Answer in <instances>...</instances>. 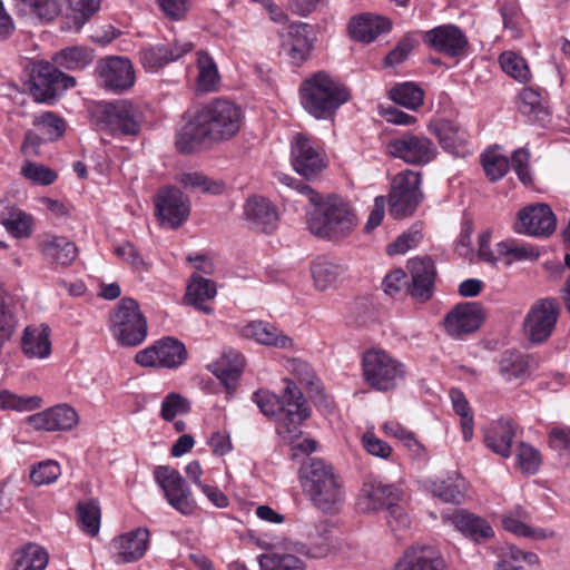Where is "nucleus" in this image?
<instances>
[{"label":"nucleus","instance_id":"nucleus-1","mask_svg":"<svg viewBox=\"0 0 570 570\" xmlns=\"http://www.w3.org/2000/svg\"><path fill=\"white\" fill-rule=\"evenodd\" d=\"M277 179L283 185L307 196L314 205L307 218L308 228L313 235L322 239L338 242L354 232L357 226V216L348 202L338 196L323 198L306 183L287 174H277Z\"/></svg>","mask_w":570,"mask_h":570},{"label":"nucleus","instance_id":"nucleus-2","mask_svg":"<svg viewBox=\"0 0 570 570\" xmlns=\"http://www.w3.org/2000/svg\"><path fill=\"white\" fill-rule=\"evenodd\" d=\"M282 395L268 390L256 391L252 400L259 411L276 423L277 434L287 443L301 438V425L311 416V409L301 389L289 379H284Z\"/></svg>","mask_w":570,"mask_h":570},{"label":"nucleus","instance_id":"nucleus-3","mask_svg":"<svg viewBox=\"0 0 570 570\" xmlns=\"http://www.w3.org/2000/svg\"><path fill=\"white\" fill-rule=\"evenodd\" d=\"M298 481L313 507L323 513L334 514L343 505V479L324 459L307 456L299 466Z\"/></svg>","mask_w":570,"mask_h":570},{"label":"nucleus","instance_id":"nucleus-4","mask_svg":"<svg viewBox=\"0 0 570 570\" xmlns=\"http://www.w3.org/2000/svg\"><path fill=\"white\" fill-rule=\"evenodd\" d=\"M303 108L316 119H330L352 99L350 88L337 77L321 70L305 78L299 86Z\"/></svg>","mask_w":570,"mask_h":570},{"label":"nucleus","instance_id":"nucleus-5","mask_svg":"<svg viewBox=\"0 0 570 570\" xmlns=\"http://www.w3.org/2000/svg\"><path fill=\"white\" fill-rule=\"evenodd\" d=\"M403 492L393 484H385L374 476H367L361 489L358 505L364 511L386 510V521L393 532L407 529L411 519L400 504Z\"/></svg>","mask_w":570,"mask_h":570},{"label":"nucleus","instance_id":"nucleus-6","mask_svg":"<svg viewBox=\"0 0 570 570\" xmlns=\"http://www.w3.org/2000/svg\"><path fill=\"white\" fill-rule=\"evenodd\" d=\"M94 118L101 130L114 137L137 136L144 122L141 109L126 99L98 104Z\"/></svg>","mask_w":570,"mask_h":570},{"label":"nucleus","instance_id":"nucleus-7","mask_svg":"<svg viewBox=\"0 0 570 570\" xmlns=\"http://www.w3.org/2000/svg\"><path fill=\"white\" fill-rule=\"evenodd\" d=\"M109 331L121 346L135 347L147 337V320L138 302L122 297L109 314Z\"/></svg>","mask_w":570,"mask_h":570},{"label":"nucleus","instance_id":"nucleus-8","mask_svg":"<svg viewBox=\"0 0 570 570\" xmlns=\"http://www.w3.org/2000/svg\"><path fill=\"white\" fill-rule=\"evenodd\" d=\"M362 372L364 382L380 392L394 390L406 375L405 365L381 348L363 353Z\"/></svg>","mask_w":570,"mask_h":570},{"label":"nucleus","instance_id":"nucleus-9","mask_svg":"<svg viewBox=\"0 0 570 570\" xmlns=\"http://www.w3.org/2000/svg\"><path fill=\"white\" fill-rule=\"evenodd\" d=\"M197 111L214 142L230 139L239 131L243 124L240 107L227 99H213Z\"/></svg>","mask_w":570,"mask_h":570},{"label":"nucleus","instance_id":"nucleus-10","mask_svg":"<svg viewBox=\"0 0 570 570\" xmlns=\"http://www.w3.org/2000/svg\"><path fill=\"white\" fill-rule=\"evenodd\" d=\"M421 180V173L411 169L402 170L393 177L386 200L393 218L401 219L415 213L423 200Z\"/></svg>","mask_w":570,"mask_h":570},{"label":"nucleus","instance_id":"nucleus-11","mask_svg":"<svg viewBox=\"0 0 570 570\" xmlns=\"http://www.w3.org/2000/svg\"><path fill=\"white\" fill-rule=\"evenodd\" d=\"M153 475L173 509L185 517L196 512L197 502L193 491L178 470L169 465H158L154 469Z\"/></svg>","mask_w":570,"mask_h":570},{"label":"nucleus","instance_id":"nucleus-12","mask_svg":"<svg viewBox=\"0 0 570 570\" xmlns=\"http://www.w3.org/2000/svg\"><path fill=\"white\" fill-rule=\"evenodd\" d=\"M386 153L411 166H425L436 159L439 151L432 139L423 134L405 131L392 137Z\"/></svg>","mask_w":570,"mask_h":570},{"label":"nucleus","instance_id":"nucleus-13","mask_svg":"<svg viewBox=\"0 0 570 570\" xmlns=\"http://www.w3.org/2000/svg\"><path fill=\"white\" fill-rule=\"evenodd\" d=\"M560 316V307L556 298L537 299L528 311L523 321L525 337L532 344H543L553 334Z\"/></svg>","mask_w":570,"mask_h":570},{"label":"nucleus","instance_id":"nucleus-14","mask_svg":"<svg viewBox=\"0 0 570 570\" xmlns=\"http://www.w3.org/2000/svg\"><path fill=\"white\" fill-rule=\"evenodd\" d=\"M425 47L448 58H463L470 53V42L464 31L454 23L436 26L422 33Z\"/></svg>","mask_w":570,"mask_h":570},{"label":"nucleus","instance_id":"nucleus-15","mask_svg":"<svg viewBox=\"0 0 570 570\" xmlns=\"http://www.w3.org/2000/svg\"><path fill=\"white\" fill-rule=\"evenodd\" d=\"M187 356L188 352L183 342L173 336H165L139 351L135 361L145 367L177 368L186 362Z\"/></svg>","mask_w":570,"mask_h":570},{"label":"nucleus","instance_id":"nucleus-16","mask_svg":"<svg viewBox=\"0 0 570 570\" xmlns=\"http://www.w3.org/2000/svg\"><path fill=\"white\" fill-rule=\"evenodd\" d=\"M76 79L60 71L49 62H38L30 76V92L36 101L48 102L58 91L72 88Z\"/></svg>","mask_w":570,"mask_h":570},{"label":"nucleus","instance_id":"nucleus-17","mask_svg":"<svg viewBox=\"0 0 570 570\" xmlns=\"http://www.w3.org/2000/svg\"><path fill=\"white\" fill-rule=\"evenodd\" d=\"M315 42L316 35L311 24L293 22L283 35L281 51L292 66L301 67L312 57Z\"/></svg>","mask_w":570,"mask_h":570},{"label":"nucleus","instance_id":"nucleus-18","mask_svg":"<svg viewBox=\"0 0 570 570\" xmlns=\"http://www.w3.org/2000/svg\"><path fill=\"white\" fill-rule=\"evenodd\" d=\"M293 168L306 179L316 177L325 167L324 155L316 142L304 134H296L291 141Z\"/></svg>","mask_w":570,"mask_h":570},{"label":"nucleus","instance_id":"nucleus-19","mask_svg":"<svg viewBox=\"0 0 570 570\" xmlns=\"http://www.w3.org/2000/svg\"><path fill=\"white\" fill-rule=\"evenodd\" d=\"M485 314L481 303L465 302L454 306L444 317V328L453 338H461L480 328Z\"/></svg>","mask_w":570,"mask_h":570},{"label":"nucleus","instance_id":"nucleus-20","mask_svg":"<svg viewBox=\"0 0 570 570\" xmlns=\"http://www.w3.org/2000/svg\"><path fill=\"white\" fill-rule=\"evenodd\" d=\"M188 199L175 187L159 189L155 198V214L161 225L178 228L189 216Z\"/></svg>","mask_w":570,"mask_h":570},{"label":"nucleus","instance_id":"nucleus-21","mask_svg":"<svg viewBox=\"0 0 570 570\" xmlns=\"http://www.w3.org/2000/svg\"><path fill=\"white\" fill-rule=\"evenodd\" d=\"M429 130L439 141L441 148L455 157L472 154L470 135L460 124L449 119H438L429 125Z\"/></svg>","mask_w":570,"mask_h":570},{"label":"nucleus","instance_id":"nucleus-22","mask_svg":"<svg viewBox=\"0 0 570 570\" xmlns=\"http://www.w3.org/2000/svg\"><path fill=\"white\" fill-rule=\"evenodd\" d=\"M97 73L102 86L114 92L122 94L135 83V70L129 59L108 57L97 66Z\"/></svg>","mask_w":570,"mask_h":570},{"label":"nucleus","instance_id":"nucleus-23","mask_svg":"<svg viewBox=\"0 0 570 570\" xmlns=\"http://www.w3.org/2000/svg\"><path fill=\"white\" fill-rule=\"evenodd\" d=\"M517 232L534 237H549L556 230L557 218L547 204L529 205L518 214Z\"/></svg>","mask_w":570,"mask_h":570},{"label":"nucleus","instance_id":"nucleus-24","mask_svg":"<svg viewBox=\"0 0 570 570\" xmlns=\"http://www.w3.org/2000/svg\"><path fill=\"white\" fill-rule=\"evenodd\" d=\"M407 268L411 274L407 295L426 302L432 297L433 286L436 277L434 261L431 257H414L407 261Z\"/></svg>","mask_w":570,"mask_h":570},{"label":"nucleus","instance_id":"nucleus-25","mask_svg":"<svg viewBox=\"0 0 570 570\" xmlns=\"http://www.w3.org/2000/svg\"><path fill=\"white\" fill-rule=\"evenodd\" d=\"M442 554L430 546L407 547L392 570H446Z\"/></svg>","mask_w":570,"mask_h":570},{"label":"nucleus","instance_id":"nucleus-26","mask_svg":"<svg viewBox=\"0 0 570 570\" xmlns=\"http://www.w3.org/2000/svg\"><path fill=\"white\" fill-rule=\"evenodd\" d=\"M78 421V413L68 404H58L28 417L33 429L47 432L70 431Z\"/></svg>","mask_w":570,"mask_h":570},{"label":"nucleus","instance_id":"nucleus-27","mask_svg":"<svg viewBox=\"0 0 570 570\" xmlns=\"http://www.w3.org/2000/svg\"><path fill=\"white\" fill-rule=\"evenodd\" d=\"M150 543V532L147 528H137L114 540L117 549L115 562L118 564L136 562L147 552Z\"/></svg>","mask_w":570,"mask_h":570},{"label":"nucleus","instance_id":"nucleus-28","mask_svg":"<svg viewBox=\"0 0 570 570\" xmlns=\"http://www.w3.org/2000/svg\"><path fill=\"white\" fill-rule=\"evenodd\" d=\"M39 250L53 268L68 267L78 256L76 244L65 236L45 234L39 242Z\"/></svg>","mask_w":570,"mask_h":570},{"label":"nucleus","instance_id":"nucleus-29","mask_svg":"<svg viewBox=\"0 0 570 570\" xmlns=\"http://www.w3.org/2000/svg\"><path fill=\"white\" fill-rule=\"evenodd\" d=\"M391 29L392 22L389 18L368 12L352 17L347 24L350 37L362 43H371Z\"/></svg>","mask_w":570,"mask_h":570},{"label":"nucleus","instance_id":"nucleus-30","mask_svg":"<svg viewBox=\"0 0 570 570\" xmlns=\"http://www.w3.org/2000/svg\"><path fill=\"white\" fill-rule=\"evenodd\" d=\"M244 215L252 229L271 234L277 227V209L263 196L249 197L244 205Z\"/></svg>","mask_w":570,"mask_h":570},{"label":"nucleus","instance_id":"nucleus-31","mask_svg":"<svg viewBox=\"0 0 570 570\" xmlns=\"http://www.w3.org/2000/svg\"><path fill=\"white\" fill-rule=\"evenodd\" d=\"M191 49L193 45L187 41L144 47L139 53L140 62L146 70L157 71L165 65L178 60Z\"/></svg>","mask_w":570,"mask_h":570},{"label":"nucleus","instance_id":"nucleus-32","mask_svg":"<svg viewBox=\"0 0 570 570\" xmlns=\"http://www.w3.org/2000/svg\"><path fill=\"white\" fill-rule=\"evenodd\" d=\"M213 142L205 122L199 119L198 111L183 126L175 136V146L180 154H193L206 144Z\"/></svg>","mask_w":570,"mask_h":570},{"label":"nucleus","instance_id":"nucleus-33","mask_svg":"<svg viewBox=\"0 0 570 570\" xmlns=\"http://www.w3.org/2000/svg\"><path fill=\"white\" fill-rule=\"evenodd\" d=\"M245 366L244 356L234 350L225 352L222 357L208 368L220 381L228 393H233L238 384Z\"/></svg>","mask_w":570,"mask_h":570},{"label":"nucleus","instance_id":"nucleus-34","mask_svg":"<svg viewBox=\"0 0 570 570\" xmlns=\"http://www.w3.org/2000/svg\"><path fill=\"white\" fill-rule=\"evenodd\" d=\"M448 519L458 531L475 542L488 540L494 534L487 520L466 510L458 509Z\"/></svg>","mask_w":570,"mask_h":570},{"label":"nucleus","instance_id":"nucleus-35","mask_svg":"<svg viewBox=\"0 0 570 570\" xmlns=\"http://www.w3.org/2000/svg\"><path fill=\"white\" fill-rule=\"evenodd\" d=\"M515 423L511 419H500L484 432L485 445L502 458L511 455V448L515 436Z\"/></svg>","mask_w":570,"mask_h":570},{"label":"nucleus","instance_id":"nucleus-36","mask_svg":"<svg viewBox=\"0 0 570 570\" xmlns=\"http://www.w3.org/2000/svg\"><path fill=\"white\" fill-rule=\"evenodd\" d=\"M0 224L17 239L29 238L35 230V217L16 205H6L0 212Z\"/></svg>","mask_w":570,"mask_h":570},{"label":"nucleus","instance_id":"nucleus-37","mask_svg":"<svg viewBox=\"0 0 570 570\" xmlns=\"http://www.w3.org/2000/svg\"><path fill=\"white\" fill-rule=\"evenodd\" d=\"M242 335L246 338H253L261 344L278 348H288L293 344L291 337L282 334L275 326L263 321H252L244 325Z\"/></svg>","mask_w":570,"mask_h":570},{"label":"nucleus","instance_id":"nucleus-38","mask_svg":"<svg viewBox=\"0 0 570 570\" xmlns=\"http://www.w3.org/2000/svg\"><path fill=\"white\" fill-rule=\"evenodd\" d=\"M527 517V512L521 507H517L502 515V527L517 537L532 540H543L554 535L552 530L528 525L525 523Z\"/></svg>","mask_w":570,"mask_h":570},{"label":"nucleus","instance_id":"nucleus-39","mask_svg":"<svg viewBox=\"0 0 570 570\" xmlns=\"http://www.w3.org/2000/svg\"><path fill=\"white\" fill-rule=\"evenodd\" d=\"M21 350L29 358H46L51 353L50 328L27 326L21 337Z\"/></svg>","mask_w":570,"mask_h":570},{"label":"nucleus","instance_id":"nucleus-40","mask_svg":"<svg viewBox=\"0 0 570 570\" xmlns=\"http://www.w3.org/2000/svg\"><path fill=\"white\" fill-rule=\"evenodd\" d=\"M216 293L217 289L215 282L203 277V275H199L198 273H194L187 285L185 301L196 309H199L205 314H210L213 308L204 303L214 298Z\"/></svg>","mask_w":570,"mask_h":570},{"label":"nucleus","instance_id":"nucleus-41","mask_svg":"<svg viewBox=\"0 0 570 570\" xmlns=\"http://www.w3.org/2000/svg\"><path fill=\"white\" fill-rule=\"evenodd\" d=\"M344 273L345 268L343 265L331 262L325 257H318L311 265L314 286L318 291H326L335 286Z\"/></svg>","mask_w":570,"mask_h":570},{"label":"nucleus","instance_id":"nucleus-42","mask_svg":"<svg viewBox=\"0 0 570 570\" xmlns=\"http://www.w3.org/2000/svg\"><path fill=\"white\" fill-rule=\"evenodd\" d=\"M332 550V532L326 524L315 527V532L308 534L306 543H299L296 552L307 558L320 559L326 557Z\"/></svg>","mask_w":570,"mask_h":570},{"label":"nucleus","instance_id":"nucleus-43","mask_svg":"<svg viewBox=\"0 0 570 570\" xmlns=\"http://www.w3.org/2000/svg\"><path fill=\"white\" fill-rule=\"evenodd\" d=\"M449 396L453 411L460 416L462 438L465 442H470L474 435V416L471 406L464 393L458 387H452Z\"/></svg>","mask_w":570,"mask_h":570},{"label":"nucleus","instance_id":"nucleus-44","mask_svg":"<svg viewBox=\"0 0 570 570\" xmlns=\"http://www.w3.org/2000/svg\"><path fill=\"white\" fill-rule=\"evenodd\" d=\"M13 570H43L48 563L47 552L29 543L12 554Z\"/></svg>","mask_w":570,"mask_h":570},{"label":"nucleus","instance_id":"nucleus-45","mask_svg":"<svg viewBox=\"0 0 570 570\" xmlns=\"http://www.w3.org/2000/svg\"><path fill=\"white\" fill-rule=\"evenodd\" d=\"M389 97L396 105L411 110L419 109L424 102L423 90L420 86L411 81L396 83L390 89Z\"/></svg>","mask_w":570,"mask_h":570},{"label":"nucleus","instance_id":"nucleus-46","mask_svg":"<svg viewBox=\"0 0 570 570\" xmlns=\"http://www.w3.org/2000/svg\"><path fill=\"white\" fill-rule=\"evenodd\" d=\"M77 522L82 532L95 537L100 529L101 510L97 499L80 501L77 504Z\"/></svg>","mask_w":570,"mask_h":570},{"label":"nucleus","instance_id":"nucleus-47","mask_svg":"<svg viewBox=\"0 0 570 570\" xmlns=\"http://www.w3.org/2000/svg\"><path fill=\"white\" fill-rule=\"evenodd\" d=\"M430 490L433 497L445 503L460 504L465 497V481L462 478L436 480L431 483Z\"/></svg>","mask_w":570,"mask_h":570},{"label":"nucleus","instance_id":"nucleus-48","mask_svg":"<svg viewBox=\"0 0 570 570\" xmlns=\"http://www.w3.org/2000/svg\"><path fill=\"white\" fill-rule=\"evenodd\" d=\"M500 374L507 381L520 379L528 372L529 363L527 356L519 351L508 350L500 358Z\"/></svg>","mask_w":570,"mask_h":570},{"label":"nucleus","instance_id":"nucleus-49","mask_svg":"<svg viewBox=\"0 0 570 570\" xmlns=\"http://www.w3.org/2000/svg\"><path fill=\"white\" fill-rule=\"evenodd\" d=\"M33 125L43 136L45 141H56L66 131V121L62 117L52 111H45L33 119Z\"/></svg>","mask_w":570,"mask_h":570},{"label":"nucleus","instance_id":"nucleus-50","mask_svg":"<svg viewBox=\"0 0 570 570\" xmlns=\"http://www.w3.org/2000/svg\"><path fill=\"white\" fill-rule=\"evenodd\" d=\"M69 13L67 19L71 20L76 31H79L90 18L100 9V0H67Z\"/></svg>","mask_w":570,"mask_h":570},{"label":"nucleus","instance_id":"nucleus-51","mask_svg":"<svg viewBox=\"0 0 570 570\" xmlns=\"http://www.w3.org/2000/svg\"><path fill=\"white\" fill-rule=\"evenodd\" d=\"M502 70L521 83H525L531 79V71L527 60L513 51H504L499 57Z\"/></svg>","mask_w":570,"mask_h":570},{"label":"nucleus","instance_id":"nucleus-52","mask_svg":"<svg viewBox=\"0 0 570 570\" xmlns=\"http://www.w3.org/2000/svg\"><path fill=\"white\" fill-rule=\"evenodd\" d=\"M197 86L202 91H213L218 82V70L215 61L206 51L197 53Z\"/></svg>","mask_w":570,"mask_h":570},{"label":"nucleus","instance_id":"nucleus-53","mask_svg":"<svg viewBox=\"0 0 570 570\" xmlns=\"http://www.w3.org/2000/svg\"><path fill=\"white\" fill-rule=\"evenodd\" d=\"M91 61L90 52L82 47H68L60 50L53 57L57 67L68 70H78L85 68Z\"/></svg>","mask_w":570,"mask_h":570},{"label":"nucleus","instance_id":"nucleus-54","mask_svg":"<svg viewBox=\"0 0 570 570\" xmlns=\"http://www.w3.org/2000/svg\"><path fill=\"white\" fill-rule=\"evenodd\" d=\"M499 256L507 257V264L518 261H537L540 256L538 249L531 245L519 244L514 240L500 242L497 244Z\"/></svg>","mask_w":570,"mask_h":570},{"label":"nucleus","instance_id":"nucleus-55","mask_svg":"<svg viewBox=\"0 0 570 570\" xmlns=\"http://www.w3.org/2000/svg\"><path fill=\"white\" fill-rule=\"evenodd\" d=\"M42 405V399L37 395H17L9 390L0 391V410H14L19 412L33 411Z\"/></svg>","mask_w":570,"mask_h":570},{"label":"nucleus","instance_id":"nucleus-56","mask_svg":"<svg viewBox=\"0 0 570 570\" xmlns=\"http://www.w3.org/2000/svg\"><path fill=\"white\" fill-rule=\"evenodd\" d=\"M26 13L33 14L42 22L52 21L60 12L57 0H18Z\"/></svg>","mask_w":570,"mask_h":570},{"label":"nucleus","instance_id":"nucleus-57","mask_svg":"<svg viewBox=\"0 0 570 570\" xmlns=\"http://www.w3.org/2000/svg\"><path fill=\"white\" fill-rule=\"evenodd\" d=\"M262 570H303L304 562L294 554L269 553L259 558Z\"/></svg>","mask_w":570,"mask_h":570},{"label":"nucleus","instance_id":"nucleus-58","mask_svg":"<svg viewBox=\"0 0 570 570\" xmlns=\"http://www.w3.org/2000/svg\"><path fill=\"white\" fill-rule=\"evenodd\" d=\"M482 166L487 177L491 181L501 179L510 168L509 159L494 151H487L481 157Z\"/></svg>","mask_w":570,"mask_h":570},{"label":"nucleus","instance_id":"nucleus-59","mask_svg":"<svg viewBox=\"0 0 570 570\" xmlns=\"http://www.w3.org/2000/svg\"><path fill=\"white\" fill-rule=\"evenodd\" d=\"M60 474L61 469L58 462L48 460L32 466L30 480L35 485L40 487L56 482Z\"/></svg>","mask_w":570,"mask_h":570},{"label":"nucleus","instance_id":"nucleus-60","mask_svg":"<svg viewBox=\"0 0 570 570\" xmlns=\"http://www.w3.org/2000/svg\"><path fill=\"white\" fill-rule=\"evenodd\" d=\"M190 411L188 401L178 393H169L161 402L160 416L167 422L174 421L178 414Z\"/></svg>","mask_w":570,"mask_h":570},{"label":"nucleus","instance_id":"nucleus-61","mask_svg":"<svg viewBox=\"0 0 570 570\" xmlns=\"http://www.w3.org/2000/svg\"><path fill=\"white\" fill-rule=\"evenodd\" d=\"M24 178L31 180L36 185L49 186L53 184L58 175L49 167L36 163L28 161L21 169Z\"/></svg>","mask_w":570,"mask_h":570},{"label":"nucleus","instance_id":"nucleus-62","mask_svg":"<svg viewBox=\"0 0 570 570\" xmlns=\"http://www.w3.org/2000/svg\"><path fill=\"white\" fill-rule=\"evenodd\" d=\"M519 468L528 474H534L541 465L540 452L528 443H520L517 453Z\"/></svg>","mask_w":570,"mask_h":570},{"label":"nucleus","instance_id":"nucleus-63","mask_svg":"<svg viewBox=\"0 0 570 570\" xmlns=\"http://www.w3.org/2000/svg\"><path fill=\"white\" fill-rule=\"evenodd\" d=\"M179 181L185 187L200 188L205 193L219 194L224 189V184L209 180L206 176L199 173H185L181 175Z\"/></svg>","mask_w":570,"mask_h":570},{"label":"nucleus","instance_id":"nucleus-64","mask_svg":"<svg viewBox=\"0 0 570 570\" xmlns=\"http://www.w3.org/2000/svg\"><path fill=\"white\" fill-rule=\"evenodd\" d=\"M382 286L387 295L396 296L400 294H407L410 281L403 269H394L384 277Z\"/></svg>","mask_w":570,"mask_h":570}]
</instances>
